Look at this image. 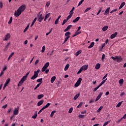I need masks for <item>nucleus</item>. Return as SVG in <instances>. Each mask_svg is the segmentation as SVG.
I'll return each mask as SVG.
<instances>
[{
  "label": "nucleus",
  "mask_w": 126,
  "mask_h": 126,
  "mask_svg": "<svg viewBox=\"0 0 126 126\" xmlns=\"http://www.w3.org/2000/svg\"><path fill=\"white\" fill-rule=\"evenodd\" d=\"M26 9V5L23 4L16 10V17H18Z\"/></svg>",
  "instance_id": "f257e3e1"
},
{
  "label": "nucleus",
  "mask_w": 126,
  "mask_h": 126,
  "mask_svg": "<svg viewBox=\"0 0 126 126\" xmlns=\"http://www.w3.org/2000/svg\"><path fill=\"white\" fill-rule=\"evenodd\" d=\"M29 73H30V72H28L26 73V75L22 77V78L20 81L19 83L18 84V86H21V85H22V84H23V83H24L25 80H26L27 77L28 76V75H29Z\"/></svg>",
  "instance_id": "f03ea898"
},
{
  "label": "nucleus",
  "mask_w": 126,
  "mask_h": 126,
  "mask_svg": "<svg viewBox=\"0 0 126 126\" xmlns=\"http://www.w3.org/2000/svg\"><path fill=\"white\" fill-rule=\"evenodd\" d=\"M49 65H50V63L49 62L46 63L42 68V70H41L42 72H44V71H45V70H46V69L48 68V67H49Z\"/></svg>",
  "instance_id": "7ed1b4c3"
},
{
  "label": "nucleus",
  "mask_w": 126,
  "mask_h": 126,
  "mask_svg": "<svg viewBox=\"0 0 126 126\" xmlns=\"http://www.w3.org/2000/svg\"><path fill=\"white\" fill-rule=\"evenodd\" d=\"M81 81H82V78H80L78 79L76 83L75 84V87H78L80 85V83H81Z\"/></svg>",
  "instance_id": "20e7f679"
},
{
  "label": "nucleus",
  "mask_w": 126,
  "mask_h": 126,
  "mask_svg": "<svg viewBox=\"0 0 126 126\" xmlns=\"http://www.w3.org/2000/svg\"><path fill=\"white\" fill-rule=\"evenodd\" d=\"M38 19H37V21L38 22H42V21L43 19H44V16H43V14H41L40 15H38Z\"/></svg>",
  "instance_id": "39448f33"
},
{
  "label": "nucleus",
  "mask_w": 126,
  "mask_h": 126,
  "mask_svg": "<svg viewBox=\"0 0 126 126\" xmlns=\"http://www.w3.org/2000/svg\"><path fill=\"white\" fill-rule=\"evenodd\" d=\"M10 38V34L8 33L5 35V38L4 39H3V41H7V40H8V39H9Z\"/></svg>",
  "instance_id": "423d86ee"
},
{
  "label": "nucleus",
  "mask_w": 126,
  "mask_h": 126,
  "mask_svg": "<svg viewBox=\"0 0 126 126\" xmlns=\"http://www.w3.org/2000/svg\"><path fill=\"white\" fill-rule=\"evenodd\" d=\"M102 95H103V92H100L98 96L96 97V98L95 100V102H97V101H98V100H99L100 98H101Z\"/></svg>",
  "instance_id": "0eeeda50"
},
{
  "label": "nucleus",
  "mask_w": 126,
  "mask_h": 126,
  "mask_svg": "<svg viewBox=\"0 0 126 126\" xmlns=\"http://www.w3.org/2000/svg\"><path fill=\"white\" fill-rule=\"evenodd\" d=\"M116 58L117 63H121L123 61V58H122L121 56H117Z\"/></svg>",
  "instance_id": "6e6552de"
},
{
  "label": "nucleus",
  "mask_w": 126,
  "mask_h": 126,
  "mask_svg": "<svg viewBox=\"0 0 126 126\" xmlns=\"http://www.w3.org/2000/svg\"><path fill=\"white\" fill-rule=\"evenodd\" d=\"M117 35H118V32H115L114 33H113L110 36L111 39H114V38H116Z\"/></svg>",
  "instance_id": "1a4fd4ad"
},
{
  "label": "nucleus",
  "mask_w": 126,
  "mask_h": 126,
  "mask_svg": "<svg viewBox=\"0 0 126 126\" xmlns=\"http://www.w3.org/2000/svg\"><path fill=\"white\" fill-rule=\"evenodd\" d=\"M110 13V7L107 8L105 10V12L104 13V15H108Z\"/></svg>",
  "instance_id": "9d476101"
},
{
  "label": "nucleus",
  "mask_w": 126,
  "mask_h": 126,
  "mask_svg": "<svg viewBox=\"0 0 126 126\" xmlns=\"http://www.w3.org/2000/svg\"><path fill=\"white\" fill-rule=\"evenodd\" d=\"M72 27V25H70L67 27V28L64 30V32H66V31H68L70 28Z\"/></svg>",
  "instance_id": "9b49d317"
},
{
  "label": "nucleus",
  "mask_w": 126,
  "mask_h": 126,
  "mask_svg": "<svg viewBox=\"0 0 126 126\" xmlns=\"http://www.w3.org/2000/svg\"><path fill=\"white\" fill-rule=\"evenodd\" d=\"M83 70H87V69L88 68V66L87 65H84L83 66L81 67Z\"/></svg>",
  "instance_id": "f8f14e48"
},
{
  "label": "nucleus",
  "mask_w": 126,
  "mask_h": 126,
  "mask_svg": "<svg viewBox=\"0 0 126 126\" xmlns=\"http://www.w3.org/2000/svg\"><path fill=\"white\" fill-rule=\"evenodd\" d=\"M94 45H95V42H91L90 45L88 46V49H91V48H93V47H94Z\"/></svg>",
  "instance_id": "ddd939ff"
},
{
  "label": "nucleus",
  "mask_w": 126,
  "mask_h": 126,
  "mask_svg": "<svg viewBox=\"0 0 126 126\" xmlns=\"http://www.w3.org/2000/svg\"><path fill=\"white\" fill-rule=\"evenodd\" d=\"M125 5H126V2H123L121 3V4L120 5L119 9H121L122 8H123V7H124V6H125Z\"/></svg>",
  "instance_id": "4468645a"
},
{
  "label": "nucleus",
  "mask_w": 126,
  "mask_h": 126,
  "mask_svg": "<svg viewBox=\"0 0 126 126\" xmlns=\"http://www.w3.org/2000/svg\"><path fill=\"white\" fill-rule=\"evenodd\" d=\"M100 67H101V64L99 63H97L95 66V69H99Z\"/></svg>",
  "instance_id": "2eb2a0df"
},
{
  "label": "nucleus",
  "mask_w": 126,
  "mask_h": 126,
  "mask_svg": "<svg viewBox=\"0 0 126 126\" xmlns=\"http://www.w3.org/2000/svg\"><path fill=\"white\" fill-rule=\"evenodd\" d=\"M82 52V51L81 50H78L76 53L75 56L76 57H78L79 55Z\"/></svg>",
  "instance_id": "dca6fc26"
},
{
  "label": "nucleus",
  "mask_w": 126,
  "mask_h": 126,
  "mask_svg": "<svg viewBox=\"0 0 126 126\" xmlns=\"http://www.w3.org/2000/svg\"><path fill=\"white\" fill-rule=\"evenodd\" d=\"M44 103V100H41L40 101H39L37 103V106L38 107H40L41 105H42Z\"/></svg>",
  "instance_id": "f3484780"
},
{
  "label": "nucleus",
  "mask_w": 126,
  "mask_h": 126,
  "mask_svg": "<svg viewBox=\"0 0 126 126\" xmlns=\"http://www.w3.org/2000/svg\"><path fill=\"white\" fill-rule=\"evenodd\" d=\"M9 45H10V43L8 42L5 46V49H4V51H7V49H8V47H9Z\"/></svg>",
  "instance_id": "a211bd4d"
},
{
  "label": "nucleus",
  "mask_w": 126,
  "mask_h": 126,
  "mask_svg": "<svg viewBox=\"0 0 126 126\" xmlns=\"http://www.w3.org/2000/svg\"><path fill=\"white\" fill-rule=\"evenodd\" d=\"M79 19H80V17H77V18H76L73 21V23H75V22H77V21H78L79 20Z\"/></svg>",
  "instance_id": "6ab92c4d"
},
{
  "label": "nucleus",
  "mask_w": 126,
  "mask_h": 126,
  "mask_svg": "<svg viewBox=\"0 0 126 126\" xmlns=\"http://www.w3.org/2000/svg\"><path fill=\"white\" fill-rule=\"evenodd\" d=\"M81 33V32H76L75 34L72 35V37H75V36H77V35H79V34Z\"/></svg>",
  "instance_id": "aec40b11"
},
{
  "label": "nucleus",
  "mask_w": 126,
  "mask_h": 126,
  "mask_svg": "<svg viewBox=\"0 0 126 126\" xmlns=\"http://www.w3.org/2000/svg\"><path fill=\"white\" fill-rule=\"evenodd\" d=\"M108 28H109V27L108 26H105L102 28V31L103 32L107 31Z\"/></svg>",
  "instance_id": "412c9836"
},
{
  "label": "nucleus",
  "mask_w": 126,
  "mask_h": 126,
  "mask_svg": "<svg viewBox=\"0 0 126 126\" xmlns=\"http://www.w3.org/2000/svg\"><path fill=\"white\" fill-rule=\"evenodd\" d=\"M79 96H80V94H77L74 96L73 99L77 100V99L78 98V97H79Z\"/></svg>",
  "instance_id": "4be33fe9"
},
{
  "label": "nucleus",
  "mask_w": 126,
  "mask_h": 126,
  "mask_svg": "<svg viewBox=\"0 0 126 126\" xmlns=\"http://www.w3.org/2000/svg\"><path fill=\"white\" fill-rule=\"evenodd\" d=\"M36 20H37V17H35L33 20V21L32 22V24L31 25V27H32L33 25H34V23L36 22Z\"/></svg>",
  "instance_id": "5701e85b"
},
{
  "label": "nucleus",
  "mask_w": 126,
  "mask_h": 126,
  "mask_svg": "<svg viewBox=\"0 0 126 126\" xmlns=\"http://www.w3.org/2000/svg\"><path fill=\"white\" fill-rule=\"evenodd\" d=\"M55 80H56V76H54L51 78L50 81L51 83H54V81H55Z\"/></svg>",
  "instance_id": "b1692460"
},
{
  "label": "nucleus",
  "mask_w": 126,
  "mask_h": 126,
  "mask_svg": "<svg viewBox=\"0 0 126 126\" xmlns=\"http://www.w3.org/2000/svg\"><path fill=\"white\" fill-rule=\"evenodd\" d=\"M51 106V103H48L45 106L43 107V108L45 109H47V108H49Z\"/></svg>",
  "instance_id": "393cba45"
},
{
  "label": "nucleus",
  "mask_w": 126,
  "mask_h": 126,
  "mask_svg": "<svg viewBox=\"0 0 126 126\" xmlns=\"http://www.w3.org/2000/svg\"><path fill=\"white\" fill-rule=\"evenodd\" d=\"M69 67V64H67L64 68V70L65 71H66V70H67V69H68V68Z\"/></svg>",
  "instance_id": "a878e982"
},
{
  "label": "nucleus",
  "mask_w": 126,
  "mask_h": 126,
  "mask_svg": "<svg viewBox=\"0 0 126 126\" xmlns=\"http://www.w3.org/2000/svg\"><path fill=\"white\" fill-rule=\"evenodd\" d=\"M37 77H38V76L36 75H34V74L32 77L31 78V79H32V80H34V79H36Z\"/></svg>",
  "instance_id": "bb28decb"
},
{
  "label": "nucleus",
  "mask_w": 126,
  "mask_h": 126,
  "mask_svg": "<svg viewBox=\"0 0 126 126\" xmlns=\"http://www.w3.org/2000/svg\"><path fill=\"white\" fill-rule=\"evenodd\" d=\"M75 9V8L74 7H73L72 9L69 12V14H71L72 15L73 14V10Z\"/></svg>",
  "instance_id": "cd10ccee"
},
{
  "label": "nucleus",
  "mask_w": 126,
  "mask_h": 126,
  "mask_svg": "<svg viewBox=\"0 0 126 126\" xmlns=\"http://www.w3.org/2000/svg\"><path fill=\"white\" fill-rule=\"evenodd\" d=\"M56 112H57V111L54 110L51 112L50 114L51 118H53V117H54V115H55V113H56Z\"/></svg>",
  "instance_id": "c85d7f7f"
},
{
  "label": "nucleus",
  "mask_w": 126,
  "mask_h": 126,
  "mask_svg": "<svg viewBox=\"0 0 126 126\" xmlns=\"http://www.w3.org/2000/svg\"><path fill=\"white\" fill-rule=\"evenodd\" d=\"M43 97H44V94H39L37 96V99H42V98H43Z\"/></svg>",
  "instance_id": "c756f323"
},
{
  "label": "nucleus",
  "mask_w": 126,
  "mask_h": 126,
  "mask_svg": "<svg viewBox=\"0 0 126 126\" xmlns=\"http://www.w3.org/2000/svg\"><path fill=\"white\" fill-rule=\"evenodd\" d=\"M30 25V24H29L28 25V26H27V27L25 29V30H24V33H25V32H26V31H27V30H28V29L29 28V26Z\"/></svg>",
  "instance_id": "7c9ffc66"
},
{
  "label": "nucleus",
  "mask_w": 126,
  "mask_h": 126,
  "mask_svg": "<svg viewBox=\"0 0 126 126\" xmlns=\"http://www.w3.org/2000/svg\"><path fill=\"white\" fill-rule=\"evenodd\" d=\"M103 109V106H100V107L98 108V110L97 111V113H100L102 109Z\"/></svg>",
  "instance_id": "2f4dec72"
},
{
  "label": "nucleus",
  "mask_w": 126,
  "mask_h": 126,
  "mask_svg": "<svg viewBox=\"0 0 126 126\" xmlns=\"http://www.w3.org/2000/svg\"><path fill=\"white\" fill-rule=\"evenodd\" d=\"M122 104H123V101H120V102H119L116 106V108H119V107H121Z\"/></svg>",
  "instance_id": "473e14b6"
},
{
  "label": "nucleus",
  "mask_w": 126,
  "mask_h": 126,
  "mask_svg": "<svg viewBox=\"0 0 126 126\" xmlns=\"http://www.w3.org/2000/svg\"><path fill=\"white\" fill-rule=\"evenodd\" d=\"M82 105H83V103L80 102L77 106V108H81V107H82Z\"/></svg>",
  "instance_id": "72a5a7b5"
},
{
  "label": "nucleus",
  "mask_w": 126,
  "mask_h": 126,
  "mask_svg": "<svg viewBox=\"0 0 126 126\" xmlns=\"http://www.w3.org/2000/svg\"><path fill=\"white\" fill-rule=\"evenodd\" d=\"M41 83H38L36 86L34 88V90H36L37 89V88H38V87H40V85H41Z\"/></svg>",
  "instance_id": "f704fd0d"
},
{
  "label": "nucleus",
  "mask_w": 126,
  "mask_h": 126,
  "mask_svg": "<svg viewBox=\"0 0 126 126\" xmlns=\"http://www.w3.org/2000/svg\"><path fill=\"white\" fill-rule=\"evenodd\" d=\"M106 81H107V78L105 80H103L99 84V86H101L102 84H104V83H105V82H106Z\"/></svg>",
  "instance_id": "c9c22d12"
},
{
  "label": "nucleus",
  "mask_w": 126,
  "mask_h": 126,
  "mask_svg": "<svg viewBox=\"0 0 126 126\" xmlns=\"http://www.w3.org/2000/svg\"><path fill=\"white\" fill-rule=\"evenodd\" d=\"M71 17H72V15H71V14H69V15L67 17L66 20L68 21V20L70 19Z\"/></svg>",
  "instance_id": "e433bc0d"
},
{
  "label": "nucleus",
  "mask_w": 126,
  "mask_h": 126,
  "mask_svg": "<svg viewBox=\"0 0 126 126\" xmlns=\"http://www.w3.org/2000/svg\"><path fill=\"white\" fill-rule=\"evenodd\" d=\"M45 50H46V47H45V46H43L41 50V53H44Z\"/></svg>",
  "instance_id": "4c0bfd02"
},
{
  "label": "nucleus",
  "mask_w": 126,
  "mask_h": 126,
  "mask_svg": "<svg viewBox=\"0 0 126 126\" xmlns=\"http://www.w3.org/2000/svg\"><path fill=\"white\" fill-rule=\"evenodd\" d=\"M42 80H43V78H39V79H38L36 80V82H40V83H41V84H42Z\"/></svg>",
  "instance_id": "58836bf2"
},
{
  "label": "nucleus",
  "mask_w": 126,
  "mask_h": 126,
  "mask_svg": "<svg viewBox=\"0 0 126 126\" xmlns=\"http://www.w3.org/2000/svg\"><path fill=\"white\" fill-rule=\"evenodd\" d=\"M90 9H91V7H90L87 8L84 11V13H86V12H87V11H89V10H90Z\"/></svg>",
  "instance_id": "ea45409f"
},
{
  "label": "nucleus",
  "mask_w": 126,
  "mask_h": 126,
  "mask_svg": "<svg viewBox=\"0 0 126 126\" xmlns=\"http://www.w3.org/2000/svg\"><path fill=\"white\" fill-rule=\"evenodd\" d=\"M43 110H45V108L44 107H43L42 109H41L38 112V114L40 115V114H41V113H42V112L43 111Z\"/></svg>",
  "instance_id": "a19ab883"
},
{
  "label": "nucleus",
  "mask_w": 126,
  "mask_h": 126,
  "mask_svg": "<svg viewBox=\"0 0 126 126\" xmlns=\"http://www.w3.org/2000/svg\"><path fill=\"white\" fill-rule=\"evenodd\" d=\"M65 36H70V32H67L65 33Z\"/></svg>",
  "instance_id": "79ce46f5"
},
{
  "label": "nucleus",
  "mask_w": 126,
  "mask_h": 126,
  "mask_svg": "<svg viewBox=\"0 0 126 126\" xmlns=\"http://www.w3.org/2000/svg\"><path fill=\"white\" fill-rule=\"evenodd\" d=\"M51 16V13H49L45 15V18H49Z\"/></svg>",
  "instance_id": "37998d69"
},
{
  "label": "nucleus",
  "mask_w": 126,
  "mask_h": 126,
  "mask_svg": "<svg viewBox=\"0 0 126 126\" xmlns=\"http://www.w3.org/2000/svg\"><path fill=\"white\" fill-rule=\"evenodd\" d=\"M72 111H73V108L71 107L69 110V111H68L69 114H71V113H72Z\"/></svg>",
  "instance_id": "c03bdc74"
},
{
  "label": "nucleus",
  "mask_w": 126,
  "mask_h": 126,
  "mask_svg": "<svg viewBox=\"0 0 126 126\" xmlns=\"http://www.w3.org/2000/svg\"><path fill=\"white\" fill-rule=\"evenodd\" d=\"M120 84H123L124 83V79H121L119 81Z\"/></svg>",
  "instance_id": "a18cd8bd"
},
{
  "label": "nucleus",
  "mask_w": 126,
  "mask_h": 126,
  "mask_svg": "<svg viewBox=\"0 0 126 126\" xmlns=\"http://www.w3.org/2000/svg\"><path fill=\"white\" fill-rule=\"evenodd\" d=\"M66 22H67V19L63 20V23H62V25H64V24H65V23H66Z\"/></svg>",
  "instance_id": "49530a36"
},
{
  "label": "nucleus",
  "mask_w": 126,
  "mask_h": 126,
  "mask_svg": "<svg viewBox=\"0 0 126 126\" xmlns=\"http://www.w3.org/2000/svg\"><path fill=\"white\" fill-rule=\"evenodd\" d=\"M83 70L82 69V68L81 67L79 69V70L77 72V74H80V73H81V72L83 71Z\"/></svg>",
  "instance_id": "de8ad7c7"
},
{
  "label": "nucleus",
  "mask_w": 126,
  "mask_h": 126,
  "mask_svg": "<svg viewBox=\"0 0 126 126\" xmlns=\"http://www.w3.org/2000/svg\"><path fill=\"white\" fill-rule=\"evenodd\" d=\"M11 22H12V17H11L9 21H8V24H11Z\"/></svg>",
  "instance_id": "09e8293b"
},
{
  "label": "nucleus",
  "mask_w": 126,
  "mask_h": 126,
  "mask_svg": "<svg viewBox=\"0 0 126 126\" xmlns=\"http://www.w3.org/2000/svg\"><path fill=\"white\" fill-rule=\"evenodd\" d=\"M9 82H10V78H8L5 82V83L8 84L9 83Z\"/></svg>",
  "instance_id": "8fccbe9b"
},
{
  "label": "nucleus",
  "mask_w": 126,
  "mask_h": 126,
  "mask_svg": "<svg viewBox=\"0 0 126 126\" xmlns=\"http://www.w3.org/2000/svg\"><path fill=\"white\" fill-rule=\"evenodd\" d=\"M8 84H6V83H5L3 87V90H4L5 89V87L7 86Z\"/></svg>",
  "instance_id": "3c124183"
},
{
  "label": "nucleus",
  "mask_w": 126,
  "mask_h": 126,
  "mask_svg": "<svg viewBox=\"0 0 126 126\" xmlns=\"http://www.w3.org/2000/svg\"><path fill=\"white\" fill-rule=\"evenodd\" d=\"M32 119H34V120H35V119L37 118V113H36V114L32 116Z\"/></svg>",
  "instance_id": "603ef678"
},
{
  "label": "nucleus",
  "mask_w": 126,
  "mask_h": 126,
  "mask_svg": "<svg viewBox=\"0 0 126 126\" xmlns=\"http://www.w3.org/2000/svg\"><path fill=\"white\" fill-rule=\"evenodd\" d=\"M106 56L105 55V54H103L102 58H101V61H104V60H105V58Z\"/></svg>",
  "instance_id": "864d4df0"
},
{
  "label": "nucleus",
  "mask_w": 126,
  "mask_h": 126,
  "mask_svg": "<svg viewBox=\"0 0 126 126\" xmlns=\"http://www.w3.org/2000/svg\"><path fill=\"white\" fill-rule=\"evenodd\" d=\"M2 7H3V4L2 2L0 1V8H2Z\"/></svg>",
  "instance_id": "5fc2aeb1"
},
{
  "label": "nucleus",
  "mask_w": 126,
  "mask_h": 126,
  "mask_svg": "<svg viewBox=\"0 0 126 126\" xmlns=\"http://www.w3.org/2000/svg\"><path fill=\"white\" fill-rule=\"evenodd\" d=\"M109 123H110V121H107V122H105V123L103 124V126H107V125H109Z\"/></svg>",
  "instance_id": "6e6d98bb"
},
{
  "label": "nucleus",
  "mask_w": 126,
  "mask_h": 126,
  "mask_svg": "<svg viewBox=\"0 0 126 126\" xmlns=\"http://www.w3.org/2000/svg\"><path fill=\"white\" fill-rule=\"evenodd\" d=\"M101 11H102V8H100V9L98 10L97 13L96 14V15H99Z\"/></svg>",
  "instance_id": "4d7b16f0"
},
{
  "label": "nucleus",
  "mask_w": 126,
  "mask_h": 126,
  "mask_svg": "<svg viewBox=\"0 0 126 126\" xmlns=\"http://www.w3.org/2000/svg\"><path fill=\"white\" fill-rule=\"evenodd\" d=\"M123 119H126V114L124 115L123 118H122L119 122H121Z\"/></svg>",
  "instance_id": "13d9d810"
},
{
  "label": "nucleus",
  "mask_w": 126,
  "mask_h": 126,
  "mask_svg": "<svg viewBox=\"0 0 126 126\" xmlns=\"http://www.w3.org/2000/svg\"><path fill=\"white\" fill-rule=\"evenodd\" d=\"M117 56H115V57H111V59L112 60H113V61H117Z\"/></svg>",
  "instance_id": "bf43d9fd"
},
{
  "label": "nucleus",
  "mask_w": 126,
  "mask_h": 126,
  "mask_svg": "<svg viewBox=\"0 0 126 126\" xmlns=\"http://www.w3.org/2000/svg\"><path fill=\"white\" fill-rule=\"evenodd\" d=\"M55 24H56V25L59 24V20H58V19H57L55 20Z\"/></svg>",
  "instance_id": "052dcab7"
},
{
  "label": "nucleus",
  "mask_w": 126,
  "mask_h": 126,
  "mask_svg": "<svg viewBox=\"0 0 126 126\" xmlns=\"http://www.w3.org/2000/svg\"><path fill=\"white\" fill-rule=\"evenodd\" d=\"M4 74V72H3V71H1L0 73V77H1V76H2V75Z\"/></svg>",
  "instance_id": "680f3d73"
},
{
  "label": "nucleus",
  "mask_w": 126,
  "mask_h": 126,
  "mask_svg": "<svg viewBox=\"0 0 126 126\" xmlns=\"http://www.w3.org/2000/svg\"><path fill=\"white\" fill-rule=\"evenodd\" d=\"M79 118H80L81 119H83V118H84V115H79Z\"/></svg>",
  "instance_id": "e2e57ef3"
},
{
  "label": "nucleus",
  "mask_w": 126,
  "mask_h": 126,
  "mask_svg": "<svg viewBox=\"0 0 126 126\" xmlns=\"http://www.w3.org/2000/svg\"><path fill=\"white\" fill-rule=\"evenodd\" d=\"M107 76H108V73L106 74L105 76L103 77L102 80H104V79H105V78H106V77H107Z\"/></svg>",
  "instance_id": "0e129e2a"
},
{
  "label": "nucleus",
  "mask_w": 126,
  "mask_h": 126,
  "mask_svg": "<svg viewBox=\"0 0 126 126\" xmlns=\"http://www.w3.org/2000/svg\"><path fill=\"white\" fill-rule=\"evenodd\" d=\"M46 6L49 7L50 6V2L49 1H48L47 3H46Z\"/></svg>",
  "instance_id": "69168bd1"
},
{
  "label": "nucleus",
  "mask_w": 126,
  "mask_h": 126,
  "mask_svg": "<svg viewBox=\"0 0 126 126\" xmlns=\"http://www.w3.org/2000/svg\"><path fill=\"white\" fill-rule=\"evenodd\" d=\"M13 115H16V108H15V109L14 110Z\"/></svg>",
  "instance_id": "338daca9"
},
{
  "label": "nucleus",
  "mask_w": 126,
  "mask_h": 126,
  "mask_svg": "<svg viewBox=\"0 0 126 126\" xmlns=\"http://www.w3.org/2000/svg\"><path fill=\"white\" fill-rule=\"evenodd\" d=\"M34 74L35 75H36V76H37V77H38V73H37L36 72V71H34Z\"/></svg>",
  "instance_id": "774afa93"
}]
</instances>
